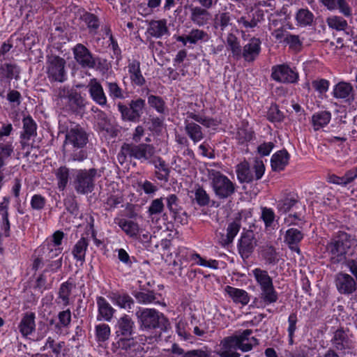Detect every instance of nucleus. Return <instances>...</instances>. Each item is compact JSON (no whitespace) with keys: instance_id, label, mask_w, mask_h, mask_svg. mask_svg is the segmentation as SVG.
Listing matches in <instances>:
<instances>
[{"instance_id":"obj_12","label":"nucleus","mask_w":357,"mask_h":357,"mask_svg":"<svg viewBox=\"0 0 357 357\" xmlns=\"http://www.w3.org/2000/svg\"><path fill=\"white\" fill-rule=\"evenodd\" d=\"M264 20L263 11L253 8H247L243 15L236 19V23L242 32L255 31L259 24Z\"/></svg>"},{"instance_id":"obj_8","label":"nucleus","mask_w":357,"mask_h":357,"mask_svg":"<svg viewBox=\"0 0 357 357\" xmlns=\"http://www.w3.org/2000/svg\"><path fill=\"white\" fill-rule=\"evenodd\" d=\"M252 275L261 289L260 298L266 305L275 303L278 295L275 291L272 278L266 270L256 268L252 270Z\"/></svg>"},{"instance_id":"obj_50","label":"nucleus","mask_w":357,"mask_h":357,"mask_svg":"<svg viewBox=\"0 0 357 357\" xmlns=\"http://www.w3.org/2000/svg\"><path fill=\"white\" fill-rule=\"evenodd\" d=\"M81 18L86 24L90 33L93 34L97 33L100 26V22L96 15L93 13L86 12L82 15Z\"/></svg>"},{"instance_id":"obj_20","label":"nucleus","mask_w":357,"mask_h":357,"mask_svg":"<svg viewBox=\"0 0 357 357\" xmlns=\"http://www.w3.org/2000/svg\"><path fill=\"white\" fill-rule=\"evenodd\" d=\"M261 42L259 38L252 37L241 48V57L247 62H253L261 52Z\"/></svg>"},{"instance_id":"obj_17","label":"nucleus","mask_w":357,"mask_h":357,"mask_svg":"<svg viewBox=\"0 0 357 357\" xmlns=\"http://www.w3.org/2000/svg\"><path fill=\"white\" fill-rule=\"evenodd\" d=\"M332 95L334 98L342 100L345 103L351 104L355 100V91L352 84L344 81L334 85Z\"/></svg>"},{"instance_id":"obj_27","label":"nucleus","mask_w":357,"mask_h":357,"mask_svg":"<svg viewBox=\"0 0 357 357\" xmlns=\"http://www.w3.org/2000/svg\"><path fill=\"white\" fill-rule=\"evenodd\" d=\"M303 236L304 235L301 230L296 228H290L286 231L284 242L291 250L299 254L301 250L298 245L302 241Z\"/></svg>"},{"instance_id":"obj_38","label":"nucleus","mask_w":357,"mask_h":357,"mask_svg":"<svg viewBox=\"0 0 357 357\" xmlns=\"http://www.w3.org/2000/svg\"><path fill=\"white\" fill-rule=\"evenodd\" d=\"M89 245L87 238L82 237L77 241L72 250V254L75 259L83 263L85 261L86 252Z\"/></svg>"},{"instance_id":"obj_23","label":"nucleus","mask_w":357,"mask_h":357,"mask_svg":"<svg viewBox=\"0 0 357 357\" xmlns=\"http://www.w3.org/2000/svg\"><path fill=\"white\" fill-rule=\"evenodd\" d=\"M96 304L98 307L97 320L110 321L116 310L111 305V304L103 296L96 297Z\"/></svg>"},{"instance_id":"obj_34","label":"nucleus","mask_w":357,"mask_h":357,"mask_svg":"<svg viewBox=\"0 0 357 357\" xmlns=\"http://www.w3.org/2000/svg\"><path fill=\"white\" fill-rule=\"evenodd\" d=\"M115 222L127 236L130 238H137L140 230L137 222L126 218L118 219Z\"/></svg>"},{"instance_id":"obj_39","label":"nucleus","mask_w":357,"mask_h":357,"mask_svg":"<svg viewBox=\"0 0 357 357\" xmlns=\"http://www.w3.org/2000/svg\"><path fill=\"white\" fill-rule=\"evenodd\" d=\"M137 346V342H135L134 339L130 337H121L115 343H113V347L116 349L114 351L120 350L119 353H121V351H124L127 352L129 355L132 354L133 351H135V347Z\"/></svg>"},{"instance_id":"obj_63","label":"nucleus","mask_w":357,"mask_h":357,"mask_svg":"<svg viewBox=\"0 0 357 357\" xmlns=\"http://www.w3.org/2000/svg\"><path fill=\"white\" fill-rule=\"evenodd\" d=\"M312 86L319 95H323L328 91L330 82L326 79H317L312 82Z\"/></svg>"},{"instance_id":"obj_32","label":"nucleus","mask_w":357,"mask_h":357,"mask_svg":"<svg viewBox=\"0 0 357 357\" xmlns=\"http://www.w3.org/2000/svg\"><path fill=\"white\" fill-rule=\"evenodd\" d=\"M75 287V284L70 279L62 283L59 289L58 298L56 300V303L63 307L68 305L70 303V296Z\"/></svg>"},{"instance_id":"obj_51","label":"nucleus","mask_w":357,"mask_h":357,"mask_svg":"<svg viewBox=\"0 0 357 357\" xmlns=\"http://www.w3.org/2000/svg\"><path fill=\"white\" fill-rule=\"evenodd\" d=\"M227 45L231 51L233 56L241 58V47L238 38L234 33H229L227 37Z\"/></svg>"},{"instance_id":"obj_14","label":"nucleus","mask_w":357,"mask_h":357,"mask_svg":"<svg viewBox=\"0 0 357 357\" xmlns=\"http://www.w3.org/2000/svg\"><path fill=\"white\" fill-rule=\"evenodd\" d=\"M62 248H52V244L47 245V251H43V254L45 255V261L46 264V268L44 270V273L52 272L56 273L60 270L63 264V257L61 256L62 252Z\"/></svg>"},{"instance_id":"obj_58","label":"nucleus","mask_w":357,"mask_h":357,"mask_svg":"<svg viewBox=\"0 0 357 357\" xmlns=\"http://www.w3.org/2000/svg\"><path fill=\"white\" fill-rule=\"evenodd\" d=\"M110 327L106 324H100L96 326V337L98 342H105L110 336Z\"/></svg>"},{"instance_id":"obj_54","label":"nucleus","mask_w":357,"mask_h":357,"mask_svg":"<svg viewBox=\"0 0 357 357\" xmlns=\"http://www.w3.org/2000/svg\"><path fill=\"white\" fill-rule=\"evenodd\" d=\"M187 258H190L191 260H197L196 263L200 266L209 267L214 269H217L218 268V261L215 259L206 260L203 259L199 254L195 253L193 252H190L189 255L185 256Z\"/></svg>"},{"instance_id":"obj_47","label":"nucleus","mask_w":357,"mask_h":357,"mask_svg":"<svg viewBox=\"0 0 357 357\" xmlns=\"http://www.w3.org/2000/svg\"><path fill=\"white\" fill-rule=\"evenodd\" d=\"M231 15L229 12H220L215 16L214 27L220 31H224L229 25L231 24Z\"/></svg>"},{"instance_id":"obj_57","label":"nucleus","mask_w":357,"mask_h":357,"mask_svg":"<svg viewBox=\"0 0 357 357\" xmlns=\"http://www.w3.org/2000/svg\"><path fill=\"white\" fill-rule=\"evenodd\" d=\"M188 43L196 44L199 41H206L208 39V33L204 30L192 29L188 33Z\"/></svg>"},{"instance_id":"obj_5","label":"nucleus","mask_w":357,"mask_h":357,"mask_svg":"<svg viewBox=\"0 0 357 357\" xmlns=\"http://www.w3.org/2000/svg\"><path fill=\"white\" fill-rule=\"evenodd\" d=\"M351 236L344 231H339L326 246L330 261L333 264L343 263L352 245Z\"/></svg>"},{"instance_id":"obj_1","label":"nucleus","mask_w":357,"mask_h":357,"mask_svg":"<svg viewBox=\"0 0 357 357\" xmlns=\"http://www.w3.org/2000/svg\"><path fill=\"white\" fill-rule=\"evenodd\" d=\"M155 147L148 143H123L117 155V160L123 165L128 161L137 160L141 163L152 164L155 168V176L167 183L169 179L170 169L160 157L156 156Z\"/></svg>"},{"instance_id":"obj_53","label":"nucleus","mask_w":357,"mask_h":357,"mask_svg":"<svg viewBox=\"0 0 357 357\" xmlns=\"http://www.w3.org/2000/svg\"><path fill=\"white\" fill-rule=\"evenodd\" d=\"M117 107L123 121L130 122H138L139 121L135 114L133 113V111L130 107V106H127L121 102H119L118 103Z\"/></svg>"},{"instance_id":"obj_11","label":"nucleus","mask_w":357,"mask_h":357,"mask_svg":"<svg viewBox=\"0 0 357 357\" xmlns=\"http://www.w3.org/2000/svg\"><path fill=\"white\" fill-rule=\"evenodd\" d=\"M66 60L59 56H47L46 73L51 82H63L66 79Z\"/></svg>"},{"instance_id":"obj_45","label":"nucleus","mask_w":357,"mask_h":357,"mask_svg":"<svg viewBox=\"0 0 357 357\" xmlns=\"http://www.w3.org/2000/svg\"><path fill=\"white\" fill-rule=\"evenodd\" d=\"M255 137L254 130L248 126H242L239 128L236 132V138L238 143L241 145L248 144Z\"/></svg>"},{"instance_id":"obj_10","label":"nucleus","mask_w":357,"mask_h":357,"mask_svg":"<svg viewBox=\"0 0 357 357\" xmlns=\"http://www.w3.org/2000/svg\"><path fill=\"white\" fill-rule=\"evenodd\" d=\"M100 176L96 168L77 170L73 180L75 190L80 195H86L92 192L95 188L96 178Z\"/></svg>"},{"instance_id":"obj_3","label":"nucleus","mask_w":357,"mask_h":357,"mask_svg":"<svg viewBox=\"0 0 357 357\" xmlns=\"http://www.w3.org/2000/svg\"><path fill=\"white\" fill-rule=\"evenodd\" d=\"M249 333L250 331H243L224 337L220 342L216 354L220 357H241V354L237 351L238 349L242 352L251 351V344L243 343L245 340H248L246 337Z\"/></svg>"},{"instance_id":"obj_9","label":"nucleus","mask_w":357,"mask_h":357,"mask_svg":"<svg viewBox=\"0 0 357 357\" xmlns=\"http://www.w3.org/2000/svg\"><path fill=\"white\" fill-rule=\"evenodd\" d=\"M265 166L263 161L255 159L252 165L244 160L237 165L236 172L237 178L241 183H250L259 180L264 175Z\"/></svg>"},{"instance_id":"obj_59","label":"nucleus","mask_w":357,"mask_h":357,"mask_svg":"<svg viewBox=\"0 0 357 357\" xmlns=\"http://www.w3.org/2000/svg\"><path fill=\"white\" fill-rule=\"evenodd\" d=\"M162 0H147V7L138 6V11L142 15H148L158 9L161 5Z\"/></svg>"},{"instance_id":"obj_26","label":"nucleus","mask_w":357,"mask_h":357,"mask_svg":"<svg viewBox=\"0 0 357 357\" xmlns=\"http://www.w3.org/2000/svg\"><path fill=\"white\" fill-rule=\"evenodd\" d=\"M169 32L166 20H151L149 22L146 34L155 38H160Z\"/></svg>"},{"instance_id":"obj_41","label":"nucleus","mask_w":357,"mask_h":357,"mask_svg":"<svg viewBox=\"0 0 357 357\" xmlns=\"http://www.w3.org/2000/svg\"><path fill=\"white\" fill-rule=\"evenodd\" d=\"M54 175L57 181V187L60 191H63L70 180V169L66 166H61L54 170Z\"/></svg>"},{"instance_id":"obj_61","label":"nucleus","mask_w":357,"mask_h":357,"mask_svg":"<svg viewBox=\"0 0 357 357\" xmlns=\"http://www.w3.org/2000/svg\"><path fill=\"white\" fill-rule=\"evenodd\" d=\"M275 215L273 210L271 208L261 207V218L264 222L266 228L272 226L275 220Z\"/></svg>"},{"instance_id":"obj_30","label":"nucleus","mask_w":357,"mask_h":357,"mask_svg":"<svg viewBox=\"0 0 357 357\" xmlns=\"http://www.w3.org/2000/svg\"><path fill=\"white\" fill-rule=\"evenodd\" d=\"M331 112L326 110L319 111L313 114L311 123L314 131H318L328 126L331 120Z\"/></svg>"},{"instance_id":"obj_24","label":"nucleus","mask_w":357,"mask_h":357,"mask_svg":"<svg viewBox=\"0 0 357 357\" xmlns=\"http://www.w3.org/2000/svg\"><path fill=\"white\" fill-rule=\"evenodd\" d=\"M135 322L132 318L124 314L121 317L116 324V334L117 336L131 337L135 333Z\"/></svg>"},{"instance_id":"obj_35","label":"nucleus","mask_w":357,"mask_h":357,"mask_svg":"<svg viewBox=\"0 0 357 357\" xmlns=\"http://www.w3.org/2000/svg\"><path fill=\"white\" fill-rule=\"evenodd\" d=\"M289 154L283 149L274 153L271 158V167L273 171L280 172L284 169L289 163Z\"/></svg>"},{"instance_id":"obj_64","label":"nucleus","mask_w":357,"mask_h":357,"mask_svg":"<svg viewBox=\"0 0 357 357\" xmlns=\"http://www.w3.org/2000/svg\"><path fill=\"white\" fill-rule=\"evenodd\" d=\"M123 201V196L121 193L110 195L105 203L106 210H112L117 207Z\"/></svg>"},{"instance_id":"obj_13","label":"nucleus","mask_w":357,"mask_h":357,"mask_svg":"<svg viewBox=\"0 0 357 357\" xmlns=\"http://www.w3.org/2000/svg\"><path fill=\"white\" fill-rule=\"evenodd\" d=\"M271 77L274 81L283 84H295L298 80V73L287 64L273 66Z\"/></svg>"},{"instance_id":"obj_62","label":"nucleus","mask_w":357,"mask_h":357,"mask_svg":"<svg viewBox=\"0 0 357 357\" xmlns=\"http://www.w3.org/2000/svg\"><path fill=\"white\" fill-rule=\"evenodd\" d=\"M148 103L159 113L165 112V101L163 99L157 96L151 95L148 97Z\"/></svg>"},{"instance_id":"obj_40","label":"nucleus","mask_w":357,"mask_h":357,"mask_svg":"<svg viewBox=\"0 0 357 357\" xmlns=\"http://www.w3.org/2000/svg\"><path fill=\"white\" fill-rule=\"evenodd\" d=\"M9 204L10 198L8 197H3V201L0 202V215L2 218L1 227L4 231L6 236H9L10 235V225L8 219Z\"/></svg>"},{"instance_id":"obj_15","label":"nucleus","mask_w":357,"mask_h":357,"mask_svg":"<svg viewBox=\"0 0 357 357\" xmlns=\"http://www.w3.org/2000/svg\"><path fill=\"white\" fill-rule=\"evenodd\" d=\"M335 284L338 292L351 295L357 289V281L348 273L340 272L335 275Z\"/></svg>"},{"instance_id":"obj_6","label":"nucleus","mask_w":357,"mask_h":357,"mask_svg":"<svg viewBox=\"0 0 357 357\" xmlns=\"http://www.w3.org/2000/svg\"><path fill=\"white\" fill-rule=\"evenodd\" d=\"M208 178L215 197L219 199L225 200L236 192V184L220 171L208 169Z\"/></svg>"},{"instance_id":"obj_56","label":"nucleus","mask_w":357,"mask_h":357,"mask_svg":"<svg viewBox=\"0 0 357 357\" xmlns=\"http://www.w3.org/2000/svg\"><path fill=\"white\" fill-rule=\"evenodd\" d=\"M114 303L123 309H131L134 305V300L127 294L115 295L114 297Z\"/></svg>"},{"instance_id":"obj_18","label":"nucleus","mask_w":357,"mask_h":357,"mask_svg":"<svg viewBox=\"0 0 357 357\" xmlns=\"http://www.w3.org/2000/svg\"><path fill=\"white\" fill-rule=\"evenodd\" d=\"M73 53L75 60L81 67L91 69L94 66L93 55L84 45L77 44L73 48Z\"/></svg>"},{"instance_id":"obj_60","label":"nucleus","mask_w":357,"mask_h":357,"mask_svg":"<svg viewBox=\"0 0 357 357\" xmlns=\"http://www.w3.org/2000/svg\"><path fill=\"white\" fill-rule=\"evenodd\" d=\"M59 322L55 325V327L60 329L61 327L68 328L71 322V312L69 309L61 311L58 314Z\"/></svg>"},{"instance_id":"obj_31","label":"nucleus","mask_w":357,"mask_h":357,"mask_svg":"<svg viewBox=\"0 0 357 357\" xmlns=\"http://www.w3.org/2000/svg\"><path fill=\"white\" fill-rule=\"evenodd\" d=\"M225 292L235 303L246 305L250 301V296L245 290L227 285L225 288Z\"/></svg>"},{"instance_id":"obj_37","label":"nucleus","mask_w":357,"mask_h":357,"mask_svg":"<svg viewBox=\"0 0 357 357\" xmlns=\"http://www.w3.org/2000/svg\"><path fill=\"white\" fill-rule=\"evenodd\" d=\"M259 255L268 265H275L279 261V255L276 249L270 245H265L260 248Z\"/></svg>"},{"instance_id":"obj_7","label":"nucleus","mask_w":357,"mask_h":357,"mask_svg":"<svg viewBox=\"0 0 357 357\" xmlns=\"http://www.w3.org/2000/svg\"><path fill=\"white\" fill-rule=\"evenodd\" d=\"M186 115L187 117L184 121L185 132L195 144L202 141L205 136L203 128L197 123L206 128L216 125L215 120L212 118L203 116L191 112H188Z\"/></svg>"},{"instance_id":"obj_4","label":"nucleus","mask_w":357,"mask_h":357,"mask_svg":"<svg viewBox=\"0 0 357 357\" xmlns=\"http://www.w3.org/2000/svg\"><path fill=\"white\" fill-rule=\"evenodd\" d=\"M139 328L144 331L160 329L166 331L169 322L165 316L159 311L152 308H142L135 313Z\"/></svg>"},{"instance_id":"obj_33","label":"nucleus","mask_w":357,"mask_h":357,"mask_svg":"<svg viewBox=\"0 0 357 357\" xmlns=\"http://www.w3.org/2000/svg\"><path fill=\"white\" fill-rule=\"evenodd\" d=\"M357 178V167L347 171L344 176H338L335 174L329 176L328 181L331 183L347 186Z\"/></svg>"},{"instance_id":"obj_16","label":"nucleus","mask_w":357,"mask_h":357,"mask_svg":"<svg viewBox=\"0 0 357 357\" xmlns=\"http://www.w3.org/2000/svg\"><path fill=\"white\" fill-rule=\"evenodd\" d=\"M257 246V240L252 231L242 233L238 243V250L243 259H248Z\"/></svg>"},{"instance_id":"obj_25","label":"nucleus","mask_w":357,"mask_h":357,"mask_svg":"<svg viewBox=\"0 0 357 357\" xmlns=\"http://www.w3.org/2000/svg\"><path fill=\"white\" fill-rule=\"evenodd\" d=\"M89 92L92 100L100 106L107 105V100L100 83L96 79H91L88 85Z\"/></svg>"},{"instance_id":"obj_29","label":"nucleus","mask_w":357,"mask_h":357,"mask_svg":"<svg viewBox=\"0 0 357 357\" xmlns=\"http://www.w3.org/2000/svg\"><path fill=\"white\" fill-rule=\"evenodd\" d=\"M35 314L27 312L23 314V317L19 324L18 328L22 336L26 337L31 334L36 328Z\"/></svg>"},{"instance_id":"obj_36","label":"nucleus","mask_w":357,"mask_h":357,"mask_svg":"<svg viewBox=\"0 0 357 357\" xmlns=\"http://www.w3.org/2000/svg\"><path fill=\"white\" fill-rule=\"evenodd\" d=\"M192 202L200 207L208 206L211 202V197L206 190L201 185H196L192 190Z\"/></svg>"},{"instance_id":"obj_43","label":"nucleus","mask_w":357,"mask_h":357,"mask_svg":"<svg viewBox=\"0 0 357 357\" xmlns=\"http://www.w3.org/2000/svg\"><path fill=\"white\" fill-rule=\"evenodd\" d=\"M298 202L296 196L294 195H288L283 199L277 202V209L280 213H287Z\"/></svg>"},{"instance_id":"obj_46","label":"nucleus","mask_w":357,"mask_h":357,"mask_svg":"<svg viewBox=\"0 0 357 357\" xmlns=\"http://www.w3.org/2000/svg\"><path fill=\"white\" fill-rule=\"evenodd\" d=\"M14 153V145L12 141L6 143H0V169L6 164V160L10 158Z\"/></svg>"},{"instance_id":"obj_21","label":"nucleus","mask_w":357,"mask_h":357,"mask_svg":"<svg viewBox=\"0 0 357 357\" xmlns=\"http://www.w3.org/2000/svg\"><path fill=\"white\" fill-rule=\"evenodd\" d=\"M331 342L335 351H345L351 349V340L346 331L342 328H337L331 340Z\"/></svg>"},{"instance_id":"obj_28","label":"nucleus","mask_w":357,"mask_h":357,"mask_svg":"<svg viewBox=\"0 0 357 357\" xmlns=\"http://www.w3.org/2000/svg\"><path fill=\"white\" fill-rule=\"evenodd\" d=\"M127 68L132 83L139 86H143L146 80L141 72L140 62L136 59L129 60Z\"/></svg>"},{"instance_id":"obj_2","label":"nucleus","mask_w":357,"mask_h":357,"mask_svg":"<svg viewBox=\"0 0 357 357\" xmlns=\"http://www.w3.org/2000/svg\"><path fill=\"white\" fill-rule=\"evenodd\" d=\"M88 142L89 134L79 125H75L66 131L63 153L69 157V161H83L87 156L83 149Z\"/></svg>"},{"instance_id":"obj_55","label":"nucleus","mask_w":357,"mask_h":357,"mask_svg":"<svg viewBox=\"0 0 357 357\" xmlns=\"http://www.w3.org/2000/svg\"><path fill=\"white\" fill-rule=\"evenodd\" d=\"M326 22L328 26L336 31H343L348 26L347 20L340 16H332L328 17Z\"/></svg>"},{"instance_id":"obj_48","label":"nucleus","mask_w":357,"mask_h":357,"mask_svg":"<svg viewBox=\"0 0 357 357\" xmlns=\"http://www.w3.org/2000/svg\"><path fill=\"white\" fill-rule=\"evenodd\" d=\"M106 86L107 88L109 96L114 100H123L126 97V92L121 89L115 82H107Z\"/></svg>"},{"instance_id":"obj_52","label":"nucleus","mask_w":357,"mask_h":357,"mask_svg":"<svg viewBox=\"0 0 357 357\" xmlns=\"http://www.w3.org/2000/svg\"><path fill=\"white\" fill-rule=\"evenodd\" d=\"M20 73L19 69L16 64L4 63L0 66V77L12 79L13 77L17 78Z\"/></svg>"},{"instance_id":"obj_19","label":"nucleus","mask_w":357,"mask_h":357,"mask_svg":"<svg viewBox=\"0 0 357 357\" xmlns=\"http://www.w3.org/2000/svg\"><path fill=\"white\" fill-rule=\"evenodd\" d=\"M208 10L199 6H189L190 20L199 26L208 24L212 19V15Z\"/></svg>"},{"instance_id":"obj_49","label":"nucleus","mask_w":357,"mask_h":357,"mask_svg":"<svg viewBox=\"0 0 357 357\" xmlns=\"http://www.w3.org/2000/svg\"><path fill=\"white\" fill-rule=\"evenodd\" d=\"M133 295L137 302L141 304L147 305L158 303V298L153 291H136Z\"/></svg>"},{"instance_id":"obj_22","label":"nucleus","mask_w":357,"mask_h":357,"mask_svg":"<svg viewBox=\"0 0 357 357\" xmlns=\"http://www.w3.org/2000/svg\"><path fill=\"white\" fill-rule=\"evenodd\" d=\"M22 124L20 139L22 146L24 148L27 142L37 135V124L31 116H24L22 119Z\"/></svg>"},{"instance_id":"obj_44","label":"nucleus","mask_w":357,"mask_h":357,"mask_svg":"<svg viewBox=\"0 0 357 357\" xmlns=\"http://www.w3.org/2000/svg\"><path fill=\"white\" fill-rule=\"evenodd\" d=\"M314 19V14L307 8L299 9L296 14V20L301 26H311Z\"/></svg>"},{"instance_id":"obj_42","label":"nucleus","mask_w":357,"mask_h":357,"mask_svg":"<svg viewBox=\"0 0 357 357\" xmlns=\"http://www.w3.org/2000/svg\"><path fill=\"white\" fill-rule=\"evenodd\" d=\"M241 227V218H236L233 222L229 224L227 228V235L225 238H222V244L224 245L231 243L234 237L238 233Z\"/></svg>"}]
</instances>
